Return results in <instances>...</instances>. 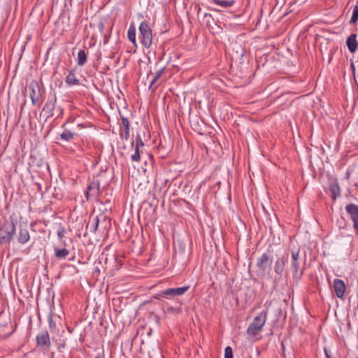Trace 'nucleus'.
Segmentation results:
<instances>
[{
	"mask_svg": "<svg viewBox=\"0 0 358 358\" xmlns=\"http://www.w3.org/2000/svg\"><path fill=\"white\" fill-rule=\"evenodd\" d=\"M299 250L292 251V262H291V268L293 271V278L295 279H300L303 274V271L302 270L300 273L299 272Z\"/></svg>",
	"mask_w": 358,
	"mask_h": 358,
	"instance_id": "0eeeda50",
	"label": "nucleus"
},
{
	"mask_svg": "<svg viewBox=\"0 0 358 358\" xmlns=\"http://www.w3.org/2000/svg\"><path fill=\"white\" fill-rule=\"evenodd\" d=\"M131 159L134 160V155H131Z\"/></svg>",
	"mask_w": 358,
	"mask_h": 358,
	"instance_id": "a19ab883",
	"label": "nucleus"
},
{
	"mask_svg": "<svg viewBox=\"0 0 358 358\" xmlns=\"http://www.w3.org/2000/svg\"><path fill=\"white\" fill-rule=\"evenodd\" d=\"M345 208L352 221L358 218V206L357 204L350 203L346 205Z\"/></svg>",
	"mask_w": 358,
	"mask_h": 358,
	"instance_id": "f8f14e48",
	"label": "nucleus"
},
{
	"mask_svg": "<svg viewBox=\"0 0 358 358\" xmlns=\"http://www.w3.org/2000/svg\"><path fill=\"white\" fill-rule=\"evenodd\" d=\"M74 136V134L69 130H64L61 134L60 138L66 141H71Z\"/></svg>",
	"mask_w": 358,
	"mask_h": 358,
	"instance_id": "aec40b11",
	"label": "nucleus"
},
{
	"mask_svg": "<svg viewBox=\"0 0 358 358\" xmlns=\"http://www.w3.org/2000/svg\"><path fill=\"white\" fill-rule=\"evenodd\" d=\"M162 71L163 69H161L156 73L154 79L151 81V85L153 84L161 76Z\"/></svg>",
	"mask_w": 358,
	"mask_h": 358,
	"instance_id": "2f4dec72",
	"label": "nucleus"
},
{
	"mask_svg": "<svg viewBox=\"0 0 358 358\" xmlns=\"http://www.w3.org/2000/svg\"><path fill=\"white\" fill-rule=\"evenodd\" d=\"M15 232V225L12 222L4 223L0 227V245L9 242Z\"/></svg>",
	"mask_w": 358,
	"mask_h": 358,
	"instance_id": "20e7f679",
	"label": "nucleus"
},
{
	"mask_svg": "<svg viewBox=\"0 0 358 358\" xmlns=\"http://www.w3.org/2000/svg\"><path fill=\"white\" fill-rule=\"evenodd\" d=\"M329 190L331 193V197L334 201H336L341 195V189L338 183L336 182H332L329 185Z\"/></svg>",
	"mask_w": 358,
	"mask_h": 358,
	"instance_id": "2eb2a0df",
	"label": "nucleus"
},
{
	"mask_svg": "<svg viewBox=\"0 0 358 358\" xmlns=\"http://www.w3.org/2000/svg\"><path fill=\"white\" fill-rule=\"evenodd\" d=\"M143 64L145 65H146V63L145 62H143L141 60V61H138V64L139 66H141V64Z\"/></svg>",
	"mask_w": 358,
	"mask_h": 358,
	"instance_id": "4c0bfd02",
	"label": "nucleus"
},
{
	"mask_svg": "<svg viewBox=\"0 0 358 358\" xmlns=\"http://www.w3.org/2000/svg\"><path fill=\"white\" fill-rule=\"evenodd\" d=\"M128 38L131 43H134V28L132 25L128 30Z\"/></svg>",
	"mask_w": 358,
	"mask_h": 358,
	"instance_id": "cd10ccee",
	"label": "nucleus"
},
{
	"mask_svg": "<svg viewBox=\"0 0 358 358\" xmlns=\"http://www.w3.org/2000/svg\"><path fill=\"white\" fill-rule=\"evenodd\" d=\"M69 254V252L66 249H59L56 251V257L58 258H64Z\"/></svg>",
	"mask_w": 358,
	"mask_h": 358,
	"instance_id": "b1692460",
	"label": "nucleus"
},
{
	"mask_svg": "<svg viewBox=\"0 0 358 358\" xmlns=\"http://www.w3.org/2000/svg\"><path fill=\"white\" fill-rule=\"evenodd\" d=\"M140 35L138 38L142 45L145 48H149L151 45L152 41V33L149 25L142 22L139 26Z\"/></svg>",
	"mask_w": 358,
	"mask_h": 358,
	"instance_id": "7ed1b4c3",
	"label": "nucleus"
},
{
	"mask_svg": "<svg viewBox=\"0 0 358 358\" xmlns=\"http://www.w3.org/2000/svg\"><path fill=\"white\" fill-rule=\"evenodd\" d=\"M66 81L69 85H78L79 84V81L73 73H70L67 76Z\"/></svg>",
	"mask_w": 358,
	"mask_h": 358,
	"instance_id": "4be33fe9",
	"label": "nucleus"
},
{
	"mask_svg": "<svg viewBox=\"0 0 358 358\" xmlns=\"http://www.w3.org/2000/svg\"><path fill=\"white\" fill-rule=\"evenodd\" d=\"M324 352H325L326 358H331L330 355H329V353L326 349H324Z\"/></svg>",
	"mask_w": 358,
	"mask_h": 358,
	"instance_id": "e433bc0d",
	"label": "nucleus"
},
{
	"mask_svg": "<svg viewBox=\"0 0 358 358\" xmlns=\"http://www.w3.org/2000/svg\"><path fill=\"white\" fill-rule=\"evenodd\" d=\"M334 287L336 296L342 299L346 289L343 280L341 279H335L334 281Z\"/></svg>",
	"mask_w": 358,
	"mask_h": 358,
	"instance_id": "9d476101",
	"label": "nucleus"
},
{
	"mask_svg": "<svg viewBox=\"0 0 358 358\" xmlns=\"http://www.w3.org/2000/svg\"><path fill=\"white\" fill-rule=\"evenodd\" d=\"M122 123L124 127V137L126 138L129 136V122L127 119L122 118Z\"/></svg>",
	"mask_w": 358,
	"mask_h": 358,
	"instance_id": "393cba45",
	"label": "nucleus"
},
{
	"mask_svg": "<svg viewBox=\"0 0 358 358\" xmlns=\"http://www.w3.org/2000/svg\"><path fill=\"white\" fill-rule=\"evenodd\" d=\"M99 219L98 217H96L94 218V220H92V222L89 224L88 227H90L92 228V229L95 231L99 226Z\"/></svg>",
	"mask_w": 358,
	"mask_h": 358,
	"instance_id": "a878e982",
	"label": "nucleus"
},
{
	"mask_svg": "<svg viewBox=\"0 0 358 358\" xmlns=\"http://www.w3.org/2000/svg\"><path fill=\"white\" fill-rule=\"evenodd\" d=\"M138 173L141 176L142 173L143 175V177L145 178L143 181L140 182L139 184H138V187H141L143 186H144L145 187H146L147 184L148 183V180L146 177V169H143V167L141 168V170H140L139 169H138Z\"/></svg>",
	"mask_w": 358,
	"mask_h": 358,
	"instance_id": "6ab92c4d",
	"label": "nucleus"
},
{
	"mask_svg": "<svg viewBox=\"0 0 358 358\" xmlns=\"http://www.w3.org/2000/svg\"><path fill=\"white\" fill-rule=\"evenodd\" d=\"M353 222V228L356 234H358V218L352 220Z\"/></svg>",
	"mask_w": 358,
	"mask_h": 358,
	"instance_id": "72a5a7b5",
	"label": "nucleus"
},
{
	"mask_svg": "<svg viewBox=\"0 0 358 358\" xmlns=\"http://www.w3.org/2000/svg\"><path fill=\"white\" fill-rule=\"evenodd\" d=\"M139 143L141 144V145H143V143L141 141V140H140L139 142H138V141H137L136 142V162H137L140 158V155H139V152H138Z\"/></svg>",
	"mask_w": 358,
	"mask_h": 358,
	"instance_id": "c756f323",
	"label": "nucleus"
},
{
	"mask_svg": "<svg viewBox=\"0 0 358 358\" xmlns=\"http://www.w3.org/2000/svg\"><path fill=\"white\" fill-rule=\"evenodd\" d=\"M142 252H143V250H142V248H141V249L140 250V251H139V254H141Z\"/></svg>",
	"mask_w": 358,
	"mask_h": 358,
	"instance_id": "ea45409f",
	"label": "nucleus"
},
{
	"mask_svg": "<svg viewBox=\"0 0 358 358\" xmlns=\"http://www.w3.org/2000/svg\"><path fill=\"white\" fill-rule=\"evenodd\" d=\"M213 3L215 5L222 6L223 8H229L234 5V1H224V0H213Z\"/></svg>",
	"mask_w": 358,
	"mask_h": 358,
	"instance_id": "a211bd4d",
	"label": "nucleus"
},
{
	"mask_svg": "<svg viewBox=\"0 0 358 358\" xmlns=\"http://www.w3.org/2000/svg\"><path fill=\"white\" fill-rule=\"evenodd\" d=\"M201 8H198V14H199V13H201Z\"/></svg>",
	"mask_w": 358,
	"mask_h": 358,
	"instance_id": "58836bf2",
	"label": "nucleus"
},
{
	"mask_svg": "<svg viewBox=\"0 0 358 358\" xmlns=\"http://www.w3.org/2000/svg\"><path fill=\"white\" fill-rule=\"evenodd\" d=\"M87 59V56L84 50H80L78 53V64L83 66Z\"/></svg>",
	"mask_w": 358,
	"mask_h": 358,
	"instance_id": "412c9836",
	"label": "nucleus"
},
{
	"mask_svg": "<svg viewBox=\"0 0 358 358\" xmlns=\"http://www.w3.org/2000/svg\"><path fill=\"white\" fill-rule=\"evenodd\" d=\"M272 261L273 257L268 253L264 252L257 259L256 266L262 273H265L267 268L271 266Z\"/></svg>",
	"mask_w": 358,
	"mask_h": 358,
	"instance_id": "423d86ee",
	"label": "nucleus"
},
{
	"mask_svg": "<svg viewBox=\"0 0 358 358\" xmlns=\"http://www.w3.org/2000/svg\"><path fill=\"white\" fill-rule=\"evenodd\" d=\"M130 215L132 217L131 213L129 214L124 213L122 220L123 224H127V228H125V231L127 232L129 231V235L131 236L132 234V222L130 224Z\"/></svg>",
	"mask_w": 358,
	"mask_h": 358,
	"instance_id": "dca6fc26",
	"label": "nucleus"
},
{
	"mask_svg": "<svg viewBox=\"0 0 358 358\" xmlns=\"http://www.w3.org/2000/svg\"><path fill=\"white\" fill-rule=\"evenodd\" d=\"M99 185L96 184V183H94V184H92L91 185H90L88 187L89 189L90 190H93L94 189H99Z\"/></svg>",
	"mask_w": 358,
	"mask_h": 358,
	"instance_id": "c9c22d12",
	"label": "nucleus"
},
{
	"mask_svg": "<svg viewBox=\"0 0 358 358\" xmlns=\"http://www.w3.org/2000/svg\"><path fill=\"white\" fill-rule=\"evenodd\" d=\"M357 34H351L346 41V44L348 48L349 51L351 53L355 52L357 48Z\"/></svg>",
	"mask_w": 358,
	"mask_h": 358,
	"instance_id": "ddd939ff",
	"label": "nucleus"
},
{
	"mask_svg": "<svg viewBox=\"0 0 358 358\" xmlns=\"http://www.w3.org/2000/svg\"><path fill=\"white\" fill-rule=\"evenodd\" d=\"M203 17L206 19V25L208 27L210 26V18H211L213 20L211 14L205 13L203 14Z\"/></svg>",
	"mask_w": 358,
	"mask_h": 358,
	"instance_id": "7c9ffc66",
	"label": "nucleus"
},
{
	"mask_svg": "<svg viewBox=\"0 0 358 358\" xmlns=\"http://www.w3.org/2000/svg\"><path fill=\"white\" fill-rule=\"evenodd\" d=\"M49 325L50 329H56V324L53 321L52 315H51L49 318Z\"/></svg>",
	"mask_w": 358,
	"mask_h": 358,
	"instance_id": "473e14b6",
	"label": "nucleus"
},
{
	"mask_svg": "<svg viewBox=\"0 0 358 358\" xmlns=\"http://www.w3.org/2000/svg\"><path fill=\"white\" fill-rule=\"evenodd\" d=\"M224 358H233V351L230 346H227L224 349Z\"/></svg>",
	"mask_w": 358,
	"mask_h": 358,
	"instance_id": "bb28decb",
	"label": "nucleus"
},
{
	"mask_svg": "<svg viewBox=\"0 0 358 358\" xmlns=\"http://www.w3.org/2000/svg\"><path fill=\"white\" fill-rule=\"evenodd\" d=\"M55 101H56V99L55 98H53L51 100H49L47 101V103H45L43 109V111L45 113H48V117H52L54 115H59L60 114V111L59 112L58 114L54 113V109H55Z\"/></svg>",
	"mask_w": 358,
	"mask_h": 358,
	"instance_id": "9b49d317",
	"label": "nucleus"
},
{
	"mask_svg": "<svg viewBox=\"0 0 358 358\" xmlns=\"http://www.w3.org/2000/svg\"><path fill=\"white\" fill-rule=\"evenodd\" d=\"M29 239V234L27 229L20 228L18 240L21 243H25Z\"/></svg>",
	"mask_w": 358,
	"mask_h": 358,
	"instance_id": "f3484780",
	"label": "nucleus"
},
{
	"mask_svg": "<svg viewBox=\"0 0 358 358\" xmlns=\"http://www.w3.org/2000/svg\"><path fill=\"white\" fill-rule=\"evenodd\" d=\"M64 234H65V229H61L60 230L58 231V236L60 239H62L64 236Z\"/></svg>",
	"mask_w": 358,
	"mask_h": 358,
	"instance_id": "f704fd0d",
	"label": "nucleus"
},
{
	"mask_svg": "<svg viewBox=\"0 0 358 358\" xmlns=\"http://www.w3.org/2000/svg\"><path fill=\"white\" fill-rule=\"evenodd\" d=\"M37 343L38 345L44 348H48L50 346V338L47 332H43L40 334L37 338Z\"/></svg>",
	"mask_w": 358,
	"mask_h": 358,
	"instance_id": "4468645a",
	"label": "nucleus"
},
{
	"mask_svg": "<svg viewBox=\"0 0 358 358\" xmlns=\"http://www.w3.org/2000/svg\"><path fill=\"white\" fill-rule=\"evenodd\" d=\"M358 21V5L354 6L352 10V15L350 20V24H355Z\"/></svg>",
	"mask_w": 358,
	"mask_h": 358,
	"instance_id": "5701e85b",
	"label": "nucleus"
},
{
	"mask_svg": "<svg viewBox=\"0 0 358 358\" xmlns=\"http://www.w3.org/2000/svg\"><path fill=\"white\" fill-rule=\"evenodd\" d=\"M289 255L284 254L282 257H278L274 264V271L278 275H282L286 262L288 261Z\"/></svg>",
	"mask_w": 358,
	"mask_h": 358,
	"instance_id": "1a4fd4ad",
	"label": "nucleus"
},
{
	"mask_svg": "<svg viewBox=\"0 0 358 358\" xmlns=\"http://www.w3.org/2000/svg\"><path fill=\"white\" fill-rule=\"evenodd\" d=\"M112 108L113 110H118L119 111L120 110H123L125 108V103H124V101L123 99H121L120 100V103L119 104L116 103L115 104V107L114 106H112Z\"/></svg>",
	"mask_w": 358,
	"mask_h": 358,
	"instance_id": "c85d7f7f",
	"label": "nucleus"
},
{
	"mask_svg": "<svg viewBox=\"0 0 358 358\" xmlns=\"http://www.w3.org/2000/svg\"><path fill=\"white\" fill-rule=\"evenodd\" d=\"M102 257L104 258L105 264H106V268L109 269L110 271L119 269L121 263L118 260L116 252L111 250V247L106 249L102 253Z\"/></svg>",
	"mask_w": 358,
	"mask_h": 358,
	"instance_id": "f03ea898",
	"label": "nucleus"
},
{
	"mask_svg": "<svg viewBox=\"0 0 358 358\" xmlns=\"http://www.w3.org/2000/svg\"><path fill=\"white\" fill-rule=\"evenodd\" d=\"M34 105H39L41 103V90L38 84L32 81L27 88Z\"/></svg>",
	"mask_w": 358,
	"mask_h": 358,
	"instance_id": "39448f33",
	"label": "nucleus"
},
{
	"mask_svg": "<svg viewBox=\"0 0 358 358\" xmlns=\"http://www.w3.org/2000/svg\"><path fill=\"white\" fill-rule=\"evenodd\" d=\"M189 289V286H183L176 288H168L161 292V296L171 299L177 296H181Z\"/></svg>",
	"mask_w": 358,
	"mask_h": 358,
	"instance_id": "6e6552de",
	"label": "nucleus"
},
{
	"mask_svg": "<svg viewBox=\"0 0 358 358\" xmlns=\"http://www.w3.org/2000/svg\"><path fill=\"white\" fill-rule=\"evenodd\" d=\"M96 271L99 272V269L98 268H96Z\"/></svg>",
	"mask_w": 358,
	"mask_h": 358,
	"instance_id": "79ce46f5",
	"label": "nucleus"
},
{
	"mask_svg": "<svg viewBox=\"0 0 358 358\" xmlns=\"http://www.w3.org/2000/svg\"><path fill=\"white\" fill-rule=\"evenodd\" d=\"M267 318V310H262L255 317L252 323L248 326L247 332L249 335L255 336L262 329Z\"/></svg>",
	"mask_w": 358,
	"mask_h": 358,
	"instance_id": "f257e3e1",
	"label": "nucleus"
}]
</instances>
